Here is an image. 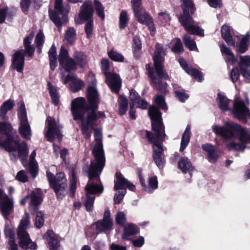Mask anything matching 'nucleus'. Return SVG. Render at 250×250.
Masks as SVG:
<instances>
[{
	"label": "nucleus",
	"mask_w": 250,
	"mask_h": 250,
	"mask_svg": "<svg viewBox=\"0 0 250 250\" xmlns=\"http://www.w3.org/2000/svg\"><path fill=\"white\" fill-rule=\"evenodd\" d=\"M86 98L87 103L85 99L82 97H77L72 101L70 110L73 119L74 121L81 122L80 129L85 139H88L91 137V130L93 129L95 139L98 140L100 138V141L96 144L102 143L101 130L94 127L98 120L105 118L104 111H98L100 99L96 88L89 86L87 88Z\"/></svg>",
	"instance_id": "f257e3e1"
},
{
	"label": "nucleus",
	"mask_w": 250,
	"mask_h": 250,
	"mask_svg": "<svg viewBox=\"0 0 250 250\" xmlns=\"http://www.w3.org/2000/svg\"><path fill=\"white\" fill-rule=\"evenodd\" d=\"M94 160H91L88 170L89 182L85 187L86 193L90 195H100L104 191V187L100 178L105 166V158L102 143H97L92 149Z\"/></svg>",
	"instance_id": "f03ea898"
},
{
	"label": "nucleus",
	"mask_w": 250,
	"mask_h": 250,
	"mask_svg": "<svg viewBox=\"0 0 250 250\" xmlns=\"http://www.w3.org/2000/svg\"><path fill=\"white\" fill-rule=\"evenodd\" d=\"M212 128L215 134L224 138H234L238 140L242 144L250 143V131L237 123L232 121L227 122L224 125H214ZM246 147L243 144L235 142H230L227 145V147L229 151H244Z\"/></svg>",
	"instance_id": "7ed1b4c3"
},
{
	"label": "nucleus",
	"mask_w": 250,
	"mask_h": 250,
	"mask_svg": "<svg viewBox=\"0 0 250 250\" xmlns=\"http://www.w3.org/2000/svg\"><path fill=\"white\" fill-rule=\"evenodd\" d=\"M46 176L49 187L55 192L57 199L62 200L68 194L67 179L64 172H59L55 175L49 170L46 171ZM77 179L75 173H72V179L69 187V196L73 198L75 197L77 189Z\"/></svg>",
	"instance_id": "20e7f679"
},
{
	"label": "nucleus",
	"mask_w": 250,
	"mask_h": 250,
	"mask_svg": "<svg viewBox=\"0 0 250 250\" xmlns=\"http://www.w3.org/2000/svg\"><path fill=\"white\" fill-rule=\"evenodd\" d=\"M21 142V138L11 124L9 122H0V148L7 152L15 150L13 147Z\"/></svg>",
	"instance_id": "39448f33"
},
{
	"label": "nucleus",
	"mask_w": 250,
	"mask_h": 250,
	"mask_svg": "<svg viewBox=\"0 0 250 250\" xmlns=\"http://www.w3.org/2000/svg\"><path fill=\"white\" fill-rule=\"evenodd\" d=\"M30 222L29 214L27 212H25L24 216L21 219L18 228L17 235L20 239L19 244L24 250H36L38 248L37 244L32 241L29 233L26 231Z\"/></svg>",
	"instance_id": "423d86ee"
},
{
	"label": "nucleus",
	"mask_w": 250,
	"mask_h": 250,
	"mask_svg": "<svg viewBox=\"0 0 250 250\" xmlns=\"http://www.w3.org/2000/svg\"><path fill=\"white\" fill-rule=\"evenodd\" d=\"M54 8V10L49 9L48 10L49 18L59 29H61L62 25L68 21L67 14L70 6L67 5L64 8L63 0H55Z\"/></svg>",
	"instance_id": "0eeeda50"
},
{
	"label": "nucleus",
	"mask_w": 250,
	"mask_h": 250,
	"mask_svg": "<svg viewBox=\"0 0 250 250\" xmlns=\"http://www.w3.org/2000/svg\"><path fill=\"white\" fill-rule=\"evenodd\" d=\"M145 137L150 143L152 144L153 154L152 157L154 163L159 168H162L165 166V160L164 157V149L162 145L164 138H160V139L155 137L154 134L147 130H145Z\"/></svg>",
	"instance_id": "6e6552de"
},
{
	"label": "nucleus",
	"mask_w": 250,
	"mask_h": 250,
	"mask_svg": "<svg viewBox=\"0 0 250 250\" xmlns=\"http://www.w3.org/2000/svg\"><path fill=\"white\" fill-rule=\"evenodd\" d=\"M155 50L152 57L153 68L155 69L157 76L160 79L169 80V77L167 71L165 69V51L163 46L157 42L155 44Z\"/></svg>",
	"instance_id": "1a4fd4ad"
},
{
	"label": "nucleus",
	"mask_w": 250,
	"mask_h": 250,
	"mask_svg": "<svg viewBox=\"0 0 250 250\" xmlns=\"http://www.w3.org/2000/svg\"><path fill=\"white\" fill-rule=\"evenodd\" d=\"M148 115L151 121V129L155 133V137L160 139L166 136L165 126L163 123L162 113L156 106H151L148 111Z\"/></svg>",
	"instance_id": "9d476101"
},
{
	"label": "nucleus",
	"mask_w": 250,
	"mask_h": 250,
	"mask_svg": "<svg viewBox=\"0 0 250 250\" xmlns=\"http://www.w3.org/2000/svg\"><path fill=\"white\" fill-rule=\"evenodd\" d=\"M24 48L16 51L12 56L11 67L19 73H23L25 57L32 58L35 50L33 45L25 46Z\"/></svg>",
	"instance_id": "9b49d317"
},
{
	"label": "nucleus",
	"mask_w": 250,
	"mask_h": 250,
	"mask_svg": "<svg viewBox=\"0 0 250 250\" xmlns=\"http://www.w3.org/2000/svg\"><path fill=\"white\" fill-rule=\"evenodd\" d=\"M146 69L147 72V76L150 80V84L154 89L157 90L164 95H166L168 93L167 88L168 84L166 82H163V79H160L155 74V69L150 63L146 65ZM163 80H165L163 79Z\"/></svg>",
	"instance_id": "f8f14e48"
},
{
	"label": "nucleus",
	"mask_w": 250,
	"mask_h": 250,
	"mask_svg": "<svg viewBox=\"0 0 250 250\" xmlns=\"http://www.w3.org/2000/svg\"><path fill=\"white\" fill-rule=\"evenodd\" d=\"M232 113L235 118L244 124H247L248 120H250V109L242 100L234 101Z\"/></svg>",
	"instance_id": "ddd939ff"
},
{
	"label": "nucleus",
	"mask_w": 250,
	"mask_h": 250,
	"mask_svg": "<svg viewBox=\"0 0 250 250\" xmlns=\"http://www.w3.org/2000/svg\"><path fill=\"white\" fill-rule=\"evenodd\" d=\"M94 9L91 0H85L80 8V12L79 13V20L77 23L82 24L83 22L93 20V13Z\"/></svg>",
	"instance_id": "4468645a"
},
{
	"label": "nucleus",
	"mask_w": 250,
	"mask_h": 250,
	"mask_svg": "<svg viewBox=\"0 0 250 250\" xmlns=\"http://www.w3.org/2000/svg\"><path fill=\"white\" fill-rule=\"evenodd\" d=\"M29 195L30 201L29 204V211L31 215H34L39 209V207L42 202V191L40 188L32 190Z\"/></svg>",
	"instance_id": "2eb2a0df"
},
{
	"label": "nucleus",
	"mask_w": 250,
	"mask_h": 250,
	"mask_svg": "<svg viewBox=\"0 0 250 250\" xmlns=\"http://www.w3.org/2000/svg\"><path fill=\"white\" fill-rule=\"evenodd\" d=\"M135 17L137 19L138 21L147 26L150 31V34L153 36L156 32L152 18L147 12L142 13V9L138 11L133 12Z\"/></svg>",
	"instance_id": "dca6fc26"
},
{
	"label": "nucleus",
	"mask_w": 250,
	"mask_h": 250,
	"mask_svg": "<svg viewBox=\"0 0 250 250\" xmlns=\"http://www.w3.org/2000/svg\"><path fill=\"white\" fill-rule=\"evenodd\" d=\"M105 77V83L110 88L111 91L119 94L122 87V81L119 74L112 73Z\"/></svg>",
	"instance_id": "f3484780"
},
{
	"label": "nucleus",
	"mask_w": 250,
	"mask_h": 250,
	"mask_svg": "<svg viewBox=\"0 0 250 250\" xmlns=\"http://www.w3.org/2000/svg\"><path fill=\"white\" fill-rule=\"evenodd\" d=\"M178 62L181 67L189 75L192 76L199 82H202L204 78L202 72L197 69L189 66L186 61L182 57L178 59Z\"/></svg>",
	"instance_id": "a211bd4d"
},
{
	"label": "nucleus",
	"mask_w": 250,
	"mask_h": 250,
	"mask_svg": "<svg viewBox=\"0 0 250 250\" xmlns=\"http://www.w3.org/2000/svg\"><path fill=\"white\" fill-rule=\"evenodd\" d=\"M15 150H12L11 152L18 151V157L21 158V162L23 166H25L27 163V158L29 152V149L27 144L25 141H22L18 145H14ZM10 153V152H9Z\"/></svg>",
	"instance_id": "6ab92c4d"
},
{
	"label": "nucleus",
	"mask_w": 250,
	"mask_h": 250,
	"mask_svg": "<svg viewBox=\"0 0 250 250\" xmlns=\"http://www.w3.org/2000/svg\"><path fill=\"white\" fill-rule=\"evenodd\" d=\"M47 127L48 129L45 136L48 141L52 142L55 139V134L57 130L59 129L54 119H50L48 120Z\"/></svg>",
	"instance_id": "aec40b11"
},
{
	"label": "nucleus",
	"mask_w": 250,
	"mask_h": 250,
	"mask_svg": "<svg viewBox=\"0 0 250 250\" xmlns=\"http://www.w3.org/2000/svg\"><path fill=\"white\" fill-rule=\"evenodd\" d=\"M139 232V228L136 225L129 223L127 226L124 227L122 238L124 240H130L131 239L129 238V236L135 235Z\"/></svg>",
	"instance_id": "412c9836"
},
{
	"label": "nucleus",
	"mask_w": 250,
	"mask_h": 250,
	"mask_svg": "<svg viewBox=\"0 0 250 250\" xmlns=\"http://www.w3.org/2000/svg\"><path fill=\"white\" fill-rule=\"evenodd\" d=\"M178 167L184 174L193 171L194 168L190 160L186 157L180 159L178 162Z\"/></svg>",
	"instance_id": "4be33fe9"
},
{
	"label": "nucleus",
	"mask_w": 250,
	"mask_h": 250,
	"mask_svg": "<svg viewBox=\"0 0 250 250\" xmlns=\"http://www.w3.org/2000/svg\"><path fill=\"white\" fill-rule=\"evenodd\" d=\"M222 38L229 46H235V41L230 33V27L227 25H223L221 29Z\"/></svg>",
	"instance_id": "5701e85b"
},
{
	"label": "nucleus",
	"mask_w": 250,
	"mask_h": 250,
	"mask_svg": "<svg viewBox=\"0 0 250 250\" xmlns=\"http://www.w3.org/2000/svg\"><path fill=\"white\" fill-rule=\"evenodd\" d=\"M15 106L14 101L8 99L5 101L0 107V119L5 121L7 119L6 114L7 112L13 108Z\"/></svg>",
	"instance_id": "b1692460"
},
{
	"label": "nucleus",
	"mask_w": 250,
	"mask_h": 250,
	"mask_svg": "<svg viewBox=\"0 0 250 250\" xmlns=\"http://www.w3.org/2000/svg\"><path fill=\"white\" fill-rule=\"evenodd\" d=\"M115 177L116 179V181L114 182V190H126L125 186L128 180L120 172H117L115 173Z\"/></svg>",
	"instance_id": "393cba45"
},
{
	"label": "nucleus",
	"mask_w": 250,
	"mask_h": 250,
	"mask_svg": "<svg viewBox=\"0 0 250 250\" xmlns=\"http://www.w3.org/2000/svg\"><path fill=\"white\" fill-rule=\"evenodd\" d=\"M19 132L22 138L27 140H30L32 131L28 122L20 123Z\"/></svg>",
	"instance_id": "a878e982"
},
{
	"label": "nucleus",
	"mask_w": 250,
	"mask_h": 250,
	"mask_svg": "<svg viewBox=\"0 0 250 250\" xmlns=\"http://www.w3.org/2000/svg\"><path fill=\"white\" fill-rule=\"evenodd\" d=\"M250 35L247 33L242 38L240 42L237 44L235 51L237 53H245L249 48Z\"/></svg>",
	"instance_id": "bb28decb"
},
{
	"label": "nucleus",
	"mask_w": 250,
	"mask_h": 250,
	"mask_svg": "<svg viewBox=\"0 0 250 250\" xmlns=\"http://www.w3.org/2000/svg\"><path fill=\"white\" fill-rule=\"evenodd\" d=\"M132 47L134 57L139 60L141 57L142 48V42L139 37L136 36L133 37Z\"/></svg>",
	"instance_id": "cd10ccee"
},
{
	"label": "nucleus",
	"mask_w": 250,
	"mask_h": 250,
	"mask_svg": "<svg viewBox=\"0 0 250 250\" xmlns=\"http://www.w3.org/2000/svg\"><path fill=\"white\" fill-rule=\"evenodd\" d=\"M94 225L95 226L96 232L100 233L109 230L111 229L113 223H110L109 221H103V219H100L95 222Z\"/></svg>",
	"instance_id": "c85d7f7f"
},
{
	"label": "nucleus",
	"mask_w": 250,
	"mask_h": 250,
	"mask_svg": "<svg viewBox=\"0 0 250 250\" xmlns=\"http://www.w3.org/2000/svg\"><path fill=\"white\" fill-rule=\"evenodd\" d=\"M47 86L52 104L55 106L58 105L60 99L57 88L50 81L47 82Z\"/></svg>",
	"instance_id": "c756f323"
},
{
	"label": "nucleus",
	"mask_w": 250,
	"mask_h": 250,
	"mask_svg": "<svg viewBox=\"0 0 250 250\" xmlns=\"http://www.w3.org/2000/svg\"><path fill=\"white\" fill-rule=\"evenodd\" d=\"M87 56L83 52L80 51H76L73 55V59L75 61L77 66L80 68H83L86 63Z\"/></svg>",
	"instance_id": "7c9ffc66"
},
{
	"label": "nucleus",
	"mask_w": 250,
	"mask_h": 250,
	"mask_svg": "<svg viewBox=\"0 0 250 250\" xmlns=\"http://www.w3.org/2000/svg\"><path fill=\"white\" fill-rule=\"evenodd\" d=\"M50 68L54 71L57 66V48L55 44H53L48 51Z\"/></svg>",
	"instance_id": "2f4dec72"
},
{
	"label": "nucleus",
	"mask_w": 250,
	"mask_h": 250,
	"mask_svg": "<svg viewBox=\"0 0 250 250\" xmlns=\"http://www.w3.org/2000/svg\"><path fill=\"white\" fill-rule=\"evenodd\" d=\"M202 148L208 153V158L210 162L217 161L218 155L213 145L209 144H204L202 146Z\"/></svg>",
	"instance_id": "473e14b6"
},
{
	"label": "nucleus",
	"mask_w": 250,
	"mask_h": 250,
	"mask_svg": "<svg viewBox=\"0 0 250 250\" xmlns=\"http://www.w3.org/2000/svg\"><path fill=\"white\" fill-rule=\"evenodd\" d=\"M181 1L182 2L181 5L182 14L193 15L195 13L196 7L192 0H181Z\"/></svg>",
	"instance_id": "72a5a7b5"
},
{
	"label": "nucleus",
	"mask_w": 250,
	"mask_h": 250,
	"mask_svg": "<svg viewBox=\"0 0 250 250\" xmlns=\"http://www.w3.org/2000/svg\"><path fill=\"white\" fill-rule=\"evenodd\" d=\"M192 15L191 14H182L179 16V21L186 31L194 23V21Z\"/></svg>",
	"instance_id": "f704fd0d"
},
{
	"label": "nucleus",
	"mask_w": 250,
	"mask_h": 250,
	"mask_svg": "<svg viewBox=\"0 0 250 250\" xmlns=\"http://www.w3.org/2000/svg\"><path fill=\"white\" fill-rule=\"evenodd\" d=\"M119 104L118 113L120 116L125 115L128 107V101L127 99L123 95H119L118 100Z\"/></svg>",
	"instance_id": "c9c22d12"
},
{
	"label": "nucleus",
	"mask_w": 250,
	"mask_h": 250,
	"mask_svg": "<svg viewBox=\"0 0 250 250\" xmlns=\"http://www.w3.org/2000/svg\"><path fill=\"white\" fill-rule=\"evenodd\" d=\"M190 126L188 125L183 133L180 144V151L182 152L188 146L190 138Z\"/></svg>",
	"instance_id": "e433bc0d"
},
{
	"label": "nucleus",
	"mask_w": 250,
	"mask_h": 250,
	"mask_svg": "<svg viewBox=\"0 0 250 250\" xmlns=\"http://www.w3.org/2000/svg\"><path fill=\"white\" fill-rule=\"evenodd\" d=\"M46 234L49 238L48 245L50 250H57L59 246V242L54 231L51 229H48Z\"/></svg>",
	"instance_id": "4c0bfd02"
},
{
	"label": "nucleus",
	"mask_w": 250,
	"mask_h": 250,
	"mask_svg": "<svg viewBox=\"0 0 250 250\" xmlns=\"http://www.w3.org/2000/svg\"><path fill=\"white\" fill-rule=\"evenodd\" d=\"M60 65L64 69L65 71L67 72L76 70L77 66L75 61L71 57H69L67 59L63 61V63L60 64Z\"/></svg>",
	"instance_id": "58836bf2"
},
{
	"label": "nucleus",
	"mask_w": 250,
	"mask_h": 250,
	"mask_svg": "<svg viewBox=\"0 0 250 250\" xmlns=\"http://www.w3.org/2000/svg\"><path fill=\"white\" fill-rule=\"evenodd\" d=\"M217 99H218V107L221 110L226 111L229 110V101L226 96L218 93L217 94Z\"/></svg>",
	"instance_id": "ea45409f"
},
{
	"label": "nucleus",
	"mask_w": 250,
	"mask_h": 250,
	"mask_svg": "<svg viewBox=\"0 0 250 250\" xmlns=\"http://www.w3.org/2000/svg\"><path fill=\"white\" fill-rule=\"evenodd\" d=\"M3 199L4 202L1 206L2 213L3 215H8L10 214L11 210L13 208V204L10 201L7 195L4 194Z\"/></svg>",
	"instance_id": "a19ab883"
},
{
	"label": "nucleus",
	"mask_w": 250,
	"mask_h": 250,
	"mask_svg": "<svg viewBox=\"0 0 250 250\" xmlns=\"http://www.w3.org/2000/svg\"><path fill=\"white\" fill-rule=\"evenodd\" d=\"M129 18L127 12L125 10H122L119 16V27L120 30L125 29L128 23Z\"/></svg>",
	"instance_id": "79ce46f5"
},
{
	"label": "nucleus",
	"mask_w": 250,
	"mask_h": 250,
	"mask_svg": "<svg viewBox=\"0 0 250 250\" xmlns=\"http://www.w3.org/2000/svg\"><path fill=\"white\" fill-rule=\"evenodd\" d=\"M183 41L185 46L190 51L198 50L196 42L190 36L185 34L183 37Z\"/></svg>",
	"instance_id": "37998d69"
},
{
	"label": "nucleus",
	"mask_w": 250,
	"mask_h": 250,
	"mask_svg": "<svg viewBox=\"0 0 250 250\" xmlns=\"http://www.w3.org/2000/svg\"><path fill=\"white\" fill-rule=\"evenodd\" d=\"M18 117L20 123L28 122L27 112L23 102H22L18 109Z\"/></svg>",
	"instance_id": "c03bdc74"
},
{
	"label": "nucleus",
	"mask_w": 250,
	"mask_h": 250,
	"mask_svg": "<svg viewBox=\"0 0 250 250\" xmlns=\"http://www.w3.org/2000/svg\"><path fill=\"white\" fill-rule=\"evenodd\" d=\"M76 33L74 27H69L65 34V39L70 45H73L76 40Z\"/></svg>",
	"instance_id": "a18cd8bd"
},
{
	"label": "nucleus",
	"mask_w": 250,
	"mask_h": 250,
	"mask_svg": "<svg viewBox=\"0 0 250 250\" xmlns=\"http://www.w3.org/2000/svg\"><path fill=\"white\" fill-rule=\"evenodd\" d=\"M175 40L176 42L172 46L171 50L175 54H181L184 52V48L181 40L179 38H176Z\"/></svg>",
	"instance_id": "49530a36"
},
{
	"label": "nucleus",
	"mask_w": 250,
	"mask_h": 250,
	"mask_svg": "<svg viewBox=\"0 0 250 250\" xmlns=\"http://www.w3.org/2000/svg\"><path fill=\"white\" fill-rule=\"evenodd\" d=\"M165 96L163 94L157 95L155 97L154 101L159 108L166 111L168 107L165 101Z\"/></svg>",
	"instance_id": "de8ad7c7"
},
{
	"label": "nucleus",
	"mask_w": 250,
	"mask_h": 250,
	"mask_svg": "<svg viewBox=\"0 0 250 250\" xmlns=\"http://www.w3.org/2000/svg\"><path fill=\"white\" fill-rule=\"evenodd\" d=\"M93 3L97 16L102 20L105 18L104 7L99 0H94Z\"/></svg>",
	"instance_id": "09e8293b"
},
{
	"label": "nucleus",
	"mask_w": 250,
	"mask_h": 250,
	"mask_svg": "<svg viewBox=\"0 0 250 250\" xmlns=\"http://www.w3.org/2000/svg\"><path fill=\"white\" fill-rule=\"evenodd\" d=\"M108 56L109 58L112 60L116 62H124L125 58L124 56L117 52L116 51H114L112 49L110 51L108 52Z\"/></svg>",
	"instance_id": "8fccbe9b"
},
{
	"label": "nucleus",
	"mask_w": 250,
	"mask_h": 250,
	"mask_svg": "<svg viewBox=\"0 0 250 250\" xmlns=\"http://www.w3.org/2000/svg\"><path fill=\"white\" fill-rule=\"evenodd\" d=\"M101 63V70L105 77L112 73L110 72V61L108 59L103 58Z\"/></svg>",
	"instance_id": "3c124183"
},
{
	"label": "nucleus",
	"mask_w": 250,
	"mask_h": 250,
	"mask_svg": "<svg viewBox=\"0 0 250 250\" xmlns=\"http://www.w3.org/2000/svg\"><path fill=\"white\" fill-rule=\"evenodd\" d=\"M35 226L38 229L41 228L44 225V216L43 212L37 210L35 213Z\"/></svg>",
	"instance_id": "603ef678"
},
{
	"label": "nucleus",
	"mask_w": 250,
	"mask_h": 250,
	"mask_svg": "<svg viewBox=\"0 0 250 250\" xmlns=\"http://www.w3.org/2000/svg\"><path fill=\"white\" fill-rule=\"evenodd\" d=\"M149 188L148 190H146V191L148 193H151L152 191L158 188V182L156 176H153L148 179V181Z\"/></svg>",
	"instance_id": "864d4df0"
},
{
	"label": "nucleus",
	"mask_w": 250,
	"mask_h": 250,
	"mask_svg": "<svg viewBox=\"0 0 250 250\" xmlns=\"http://www.w3.org/2000/svg\"><path fill=\"white\" fill-rule=\"evenodd\" d=\"M95 197L86 193V201L84 204L85 209L87 211L91 212L93 209Z\"/></svg>",
	"instance_id": "5fc2aeb1"
},
{
	"label": "nucleus",
	"mask_w": 250,
	"mask_h": 250,
	"mask_svg": "<svg viewBox=\"0 0 250 250\" xmlns=\"http://www.w3.org/2000/svg\"><path fill=\"white\" fill-rule=\"evenodd\" d=\"M86 22L84 25V32L86 35V38L90 39L92 38L94 28L93 20L86 21Z\"/></svg>",
	"instance_id": "6e6d98bb"
},
{
	"label": "nucleus",
	"mask_w": 250,
	"mask_h": 250,
	"mask_svg": "<svg viewBox=\"0 0 250 250\" xmlns=\"http://www.w3.org/2000/svg\"><path fill=\"white\" fill-rule=\"evenodd\" d=\"M186 31L188 33H190L191 34L195 35L197 36L204 37V30L198 26H195L192 25L189 28H188Z\"/></svg>",
	"instance_id": "4d7b16f0"
},
{
	"label": "nucleus",
	"mask_w": 250,
	"mask_h": 250,
	"mask_svg": "<svg viewBox=\"0 0 250 250\" xmlns=\"http://www.w3.org/2000/svg\"><path fill=\"white\" fill-rule=\"evenodd\" d=\"M240 69L243 77L250 82V70L248 68V65L245 63H242L240 65Z\"/></svg>",
	"instance_id": "13d9d810"
},
{
	"label": "nucleus",
	"mask_w": 250,
	"mask_h": 250,
	"mask_svg": "<svg viewBox=\"0 0 250 250\" xmlns=\"http://www.w3.org/2000/svg\"><path fill=\"white\" fill-rule=\"evenodd\" d=\"M84 85L83 82L80 79H75L72 82L71 88L72 91L74 93L78 92Z\"/></svg>",
	"instance_id": "bf43d9fd"
},
{
	"label": "nucleus",
	"mask_w": 250,
	"mask_h": 250,
	"mask_svg": "<svg viewBox=\"0 0 250 250\" xmlns=\"http://www.w3.org/2000/svg\"><path fill=\"white\" fill-rule=\"evenodd\" d=\"M115 221L117 225L121 226H124L126 221L125 214L124 212H118L116 215Z\"/></svg>",
	"instance_id": "052dcab7"
},
{
	"label": "nucleus",
	"mask_w": 250,
	"mask_h": 250,
	"mask_svg": "<svg viewBox=\"0 0 250 250\" xmlns=\"http://www.w3.org/2000/svg\"><path fill=\"white\" fill-rule=\"evenodd\" d=\"M69 57H70L69 55L68 50L66 49H65L64 47L62 46L58 56V60L59 62V63H62L63 61L67 59Z\"/></svg>",
	"instance_id": "680f3d73"
},
{
	"label": "nucleus",
	"mask_w": 250,
	"mask_h": 250,
	"mask_svg": "<svg viewBox=\"0 0 250 250\" xmlns=\"http://www.w3.org/2000/svg\"><path fill=\"white\" fill-rule=\"evenodd\" d=\"M221 53L229 56V59L231 61L234 59V55L230 48L228 47L224 43L220 45Z\"/></svg>",
	"instance_id": "e2e57ef3"
},
{
	"label": "nucleus",
	"mask_w": 250,
	"mask_h": 250,
	"mask_svg": "<svg viewBox=\"0 0 250 250\" xmlns=\"http://www.w3.org/2000/svg\"><path fill=\"white\" fill-rule=\"evenodd\" d=\"M174 94L177 99L182 103H184L189 98L188 94L184 91L175 90Z\"/></svg>",
	"instance_id": "0e129e2a"
},
{
	"label": "nucleus",
	"mask_w": 250,
	"mask_h": 250,
	"mask_svg": "<svg viewBox=\"0 0 250 250\" xmlns=\"http://www.w3.org/2000/svg\"><path fill=\"white\" fill-rule=\"evenodd\" d=\"M29 170L33 178H35L38 173V166L37 163L30 161Z\"/></svg>",
	"instance_id": "69168bd1"
},
{
	"label": "nucleus",
	"mask_w": 250,
	"mask_h": 250,
	"mask_svg": "<svg viewBox=\"0 0 250 250\" xmlns=\"http://www.w3.org/2000/svg\"><path fill=\"white\" fill-rule=\"evenodd\" d=\"M44 36L43 33L42 31H40L39 33H37L35 38V43L36 44L37 47H42L44 40Z\"/></svg>",
	"instance_id": "338daca9"
},
{
	"label": "nucleus",
	"mask_w": 250,
	"mask_h": 250,
	"mask_svg": "<svg viewBox=\"0 0 250 250\" xmlns=\"http://www.w3.org/2000/svg\"><path fill=\"white\" fill-rule=\"evenodd\" d=\"M16 179L22 183H25L28 181V177L25 171L21 170L17 173Z\"/></svg>",
	"instance_id": "774afa93"
}]
</instances>
